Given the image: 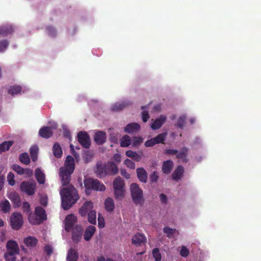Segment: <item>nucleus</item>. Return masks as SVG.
I'll return each instance as SVG.
<instances>
[{"instance_id":"obj_33","label":"nucleus","mask_w":261,"mask_h":261,"mask_svg":"<svg viewBox=\"0 0 261 261\" xmlns=\"http://www.w3.org/2000/svg\"><path fill=\"white\" fill-rule=\"evenodd\" d=\"M13 141H5L0 144V153L8 150L13 144Z\"/></svg>"},{"instance_id":"obj_17","label":"nucleus","mask_w":261,"mask_h":261,"mask_svg":"<svg viewBox=\"0 0 261 261\" xmlns=\"http://www.w3.org/2000/svg\"><path fill=\"white\" fill-rule=\"evenodd\" d=\"M39 134L41 137L48 139L53 136V133L51 127L44 126L40 129Z\"/></svg>"},{"instance_id":"obj_4","label":"nucleus","mask_w":261,"mask_h":261,"mask_svg":"<svg viewBox=\"0 0 261 261\" xmlns=\"http://www.w3.org/2000/svg\"><path fill=\"white\" fill-rule=\"evenodd\" d=\"M84 184L87 194H89L91 190L104 191L106 190L105 186L97 179L87 178L84 180Z\"/></svg>"},{"instance_id":"obj_44","label":"nucleus","mask_w":261,"mask_h":261,"mask_svg":"<svg viewBox=\"0 0 261 261\" xmlns=\"http://www.w3.org/2000/svg\"><path fill=\"white\" fill-rule=\"evenodd\" d=\"M166 137V133H161L155 137L153 138V140L154 141L156 144L159 143H163L165 140Z\"/></svg>"},{"instance_id":"obj_42","label":"nucleus","mask_w":261,"mask_h":261,"mask_svg":"<svg viewBox=\"0 0 261 261\" xmlns=\"http://www.w3.org/2000/svg\"><path fill=\"white\" fill-rule=\"evenodd\" d=\"M128 105L125 102H117L115 103L112 107V110L113 111H118L122 110Z\"/></svg>"},{"instance_id":"obj_13","label":"nucleus","mask_w":261,"mask_h":261,"mask_svg":"<svg viewBox=\"0 0 261 261\" xmlns=\"http://www.w3.org/2000/svg\"><path fill=\"white\" fill-rule=\"evenodd\" d=\"M146 242V237L144 234L140 233H137L135 234L132 239V244L137 247L141 246L142 244H145Z\"/></svg>"},{"instance_id":"obj_59","label":"nucleus","mask_w":261,"mask_h":261,"mask_svg":"<svg viewBox=\"0 0 261 261\" xmlns=\"http://www.w3.org/2000/svg\"><path fill=\"white\" fill-rule=\"evenodd\" d=\"M156 143H155L154 141L153 140V138H152L151 139L147 140L145 142V146L147 147H152L154 145H155Z\"/></svg>"},{"instance_id":"obj_38","label":"nucleus","mask_w":261,"mask_h":261,"mask_svg":"<svg viewBox=\"0 0 261 261\" xmlns=\"http://www.w3.org/2000/svg\"><path fill=\"white\" fill-rule=\"evenodd\" d=\"M20 162L25 165H29L30 163V159L29 154L27 152H23L20 154L19 156Z\"/></svg>"},{"instance_id":"obj_11","label":"nucleus","mask_w":261,"mask_h":261,"mask_svg":"<svg viewBox=\"0 0 261 261\" xmlns=\"http://www.w3.org/2000/svg\"><path fill=\"white\" fill-rule=\"evenodd\" d=\"M73 172L64 170L63 168H60L59 175L61 177L63 186L68 185L71 180V175Z\"/></svg>"},{"instance_id":"obj_22","label":"nucleus","mask_w":261,"mask_h":261,"mask_svg":"<svg viewBox=\"0 0 261 261\" xmlns=\"http://www.w3.org/2000/svg\"><path fill=\"white\" fill-rule=\"evenodd\" d=\"M173 162L171 160L164 161L162 164V171L164 173L168 174L171 171L173 167Z\"/></svg>"},{"instance_id":"obj_36","label":"nucleus","mask_w":261,"mask_h":261,"mask_svg":"<svg viewBox=\"0 0 261 261\" xmlns=\"http://www.w3.org/2000/svg\"><path fill=\"white\" fill-rule=\"evenodd\" d=\"M39 148L37 145L32 146L30 150V155L33 162L36 161L38 157Z\"/></svg>"},{"instance_id":"obj_10","label":"nucleus","mask_w":261,"mask_h":261,"mask_svg":"<svg viewBox=\"0 0 261 261\" xmlns=\"http://www.w3.org/2000/svg\"><path fill=\"white\" fill-rule=\"evenodd\" d=\"M77 222V218L73 214L68 215L65 219V230L69 232L75 225Z\"/></svg>"},{"instance_id":"obj_49","label":"nucleus","mask_w":261,"mask_h":261,"mask_svg":"<svg viewBox=\"0 0 261 261\" xmlns=\"http://www.w3.org/2000/svg\"><path fill=\"white\" fill-rule=\"evenodd\" d=\"M13 169L19 175H23L25 173V170L18 165H13Z\"/></svg>"},{"instance_id":"obj_19","label":"nucleus","mask_w":261,"mask_h":261,"mask_svg":"<svg viewBox=\"0 0 261 261\" xmlns=\"http://www.w3.org/2000/svg\"><path fill=\"white\" fill-rule=\"evenodd\" d=\"M166 120V117L164 115H161L156 118L152 124L151 127L153 130L159 129L163 124Z\"/></svg>"},{"instance_id":"obj_30","label":"nucleus","mask_w":261,"mask_h":261,"mask_svg":"<svg viewBox=\"0 0 261 261\" xmlns=\"http://www.w3.org/2000/svg\"><path fill=\"white\" fill-rule=\"evenodd\" d=\"M105 206L107 211H113L115 207V204L113 199L111 197H108L106 198L105 201Z\"/></svg>"},{"instance_id":"obj_12","label":"nucleus","mask_w":261,"mask_h":261,"mask_svg":"<svg viewBox=\"0 0 261 261\" xmlns=\"http://www.w3.org/2000/svg\"><path fill=\"white\" fill-rule=\"evenodd\" d=\"M93 204L91 201H86L79 209V214L82 217H85L93 210Z\"/></svg>"},{"instance_id":"obj_46","label":"nucleus","mask_w":261,"mask_h":261,"mask_svg":"<svg viewBox=\"0 0 261 261\" xmlns=\"http://www.w3.org/2000/svg\"><path fill=\"white\" fill-rule=\"evenodd\" d=\"M152 255L155 261H161L162 256L159 248H155L153 249Z\"/></svg>"},{"instance_id":"obj_58","label":"nucleus","mask_w":261,"mask_h":261,"mask_svg":"<svg viewBox=\"0 0 261 261\" xmlns=\"http://www.w3.org/2000/svg\"><path fill=\"white\" fill-rule=\"evenodd\" d=\"M98 224L99 228L104 227L105 224V219L102 216H100V214L98 215Z\"/></svg>"},{"instance_id":"obj_51","label":"nucleus","mask_w":261,"mask_h":261,"mask_svg":"<svg viewBox=\"0 0 261 261\" xmlns=\"http://www.w3.org/2000/svg\"><path fill=\"white\" fill-rule=\"evenodd\" d=\"M143 142V139L140 137H134L133 138L132 145L134 146H138Z\"/></svg>"},{"instance_id":"obj_1","label":"nucleus","mask_w":261,"mask_h":261,"mask_svg":"<svg viewBox=\"0 0 261 261\" xmlns=\"http://www.w3.org/2000/svg\"><path fill=\"white\" fill-rule=\"evenodd\" d=\"M62 206L64 210L69 209L79 199L77 191L72 185L63 188L60 191Z\"/></svg>"},{"instance_id":"obj_37","label":"nucleus","mask_w":261,"mask_h":261,"mask_svg":"<svg viewBox=\"0 0 261 261\" xmlns=\"http://www.w3.org/2000/svg\"><path fill=\"white\" fill-rule=\"evenodd\" d=\"M130 137L126 135L123 136L120 140V146L122 147H127L131 144Z\"/></svg>"},{"instance_id":"obj_57","label":"nucleus","mask_w":261,"mask_h":261,"mask_svg":"<svg viewBox=\"0 0 261 261\" xmlns=\"http://www.w3.org/2000/svg\"><path fill=\"white\" fill-rule=\"evenodd\" d=\"M180 254L183 257H187L189 254V251L186 246H183L181 247Z\"/></svg>"},{"instance_id":"obj_43","label":"nucleus","mask_w":261,"mask_h":261,"mask_svg":"<svg viewBox=\"0 0 261 261\" xmlns=\"http://www.w3.org/2000/svg\"><path fill=\"white\" fill-rule=\"evenodd\" d=\"M114 197L117 200H121L123 198L125 195V189L114 190Z\"/></svg>"},{"instance_id":"obj_52","label":"nucleus","mask_w":261,"mask_h":261,"mask_svg":"<svg viewBox=\"0 0 261 261\" xmlns=\"http://www.w3.org/2000/svg\"><path fill=\"white\" fill-rule=\"evenodd\" d=\"M124 164L127 167L130 169H134L135 168V163L128 159H127L124 161Z\"/></svg>"},{"instance_id":"obj_29","label":"nucleus","mask_w":261,"mask_h":261,"mask_svg":"<svg viewBox=\"0 0 261 261\" xmlns=\"http://www.w3.org/2000/svg\"><path fill=\"white\" fill-rule=\"evenodd\" d=\"M38 243V240L34 237H28L24 240V243L28 247H34Z\"/></svg>"},{"instance_id":"obj_18","label":"nucleus","mask_w":261,"mask_h":261,"mask_svg":"<svg viewBox=\"0 0 261 261\" xmlns=\"http://www.w3.org/2000/svg\"><path fill=\"white\" fill-rule=\"evenodd\" d=\"M140 129V125L136 122L128 124L124 128V131L127 133L137 132Z\"/></svg>"},{"instance_id":"obj_27","label":"nucleus","mask_w":261,"mask_h":261,"mask_svg":"<svg viewBox=\"0 0 261 261\" xmlns=\"http://www.w3.org/2000/svg\"><path fill=\"white\" fill-rule=\"evenodd\" d=\"M188 153V148L186 147H183L180 151L176 154V158L182 160L184 162H187V156Z\"/></svg>"},{"instance_id":"obj_26","label":"nucleus","mask_w":261,"mask_h":261,"mask_svg":"<svg viewBox=\"0 0 261 261\" xmlns=\"http://www.w3.org/2000/svg\"><path fill=\"white\" fill-rule=\"evenodd\" d=\"M35 177L40 184H43L45 181V176L44 172L39 168L35 171Z\"/></svg>"},{"instance_id":"obj_6","label":"nucleus","mask_w":261,"mask_h":261,"mask_svg":"<svg viewBox=\"0 0 261 261\" xmlns=\"http://www.w3.org/2000/svg\"><path fill=\"white\" fill-rule=\"evenodd\" d=\"M10 225L14 230H19L23 223L22 216L19 212L13 213L10 218Z\"/></svg>"},{"instance_id":"obj_20","label":"nucleus","mask_w":261,"mask_h":261,"mask_svg":"<svg viewBox=\"0 0 261 261\" xmlns=\"http://www.w3.org/2000/svg\"><path fill=\"white\" fill-rule=\"evenodd\" d=\"M106 134L104 132L98 131L95 133L94 141L98 145L103 144L106 141Z\"/></svg>"},{"instance_id":"obj_2","label":"nucleus","mask_w":261,"mask_h":261,"mask_svg":"<svg viewBox=\"0 0 261 261\" xmlns=\"http://www.w3.org/2000/svg\"><path fill=\"white\" fill-rule=\"evenodd\" d=\"M118 167L112 161H108L106 163H102L101 161L98 162L96 164L95 173L99 178L109 175H115L118 172Z\"/></svg>"},{"instance_id":"obj_34","label":"nucleus","mask_w":261,"mask_h":261,"mask_svg":"<svg viewBox=\"0 0 261 261\" xmlns=\"http://www.w3.org/2000/svg\"><path fill=\"white\" fill-rule=\"evenodd\" d=\"M125 154L129 158L136 162H139L141 159V156L138 154L136 152L129 150L126 151Z\"/></svg>"},{"instance_id":"obj_47","label":"nucleus","mask_w":261,"mask_h":261,"mask_svg":"<svg viewBox=\"0 0 261 261\" xmlns=\"http://www.w3.org/2000/svg\"><path fill=\"white\" fill-rule=\"evenodd\" d=\"M147 106H142L141 109L143 110L142 112V118L143 122H146L149 118V115L147 111L145 110Z\"/></svg>"},{"instance_id":"obj_55","label":"nucleus","mask_w":261,"mask_h":261,"mask_svg":"<svg viewBox=\"0 0 261 261\" xmlns=\"http://www.w3.org/2000/svg\"><path fill=\"white\" fill-rule=\"evenodd\" d=\"M14 175L12 172H9V174L7 175V180L8 181V183L11 186H14L15 184V180L14 179Z\"/></svg>"},{"instance_id":"obj_40","label":"nucleus","mask_w":261,"mask_h":261,"mask_svg":"<svg viewBox=\"0 0 261 261\" xmlns=\"http://www.w3.org/2000/svg\"><path fill=\"white\" fill-rule=\"evenodd\" d=\"M88 222L92 224H95L96 223V213L95 210L90 212L87 215Z\"/></svg>"},{"instance_id":"obj_50","label":"nucleus","mask_w":261,"mask_h":261,"mask_svg":"<svg viewBox=\"0 0 261 261\" xmlns=\"http://www.w3.org/2000/svg\"><path fill=\"white\" fill-rule=\"evenodd\" d=\"M9 42L7 40L0 41V52H4L7 48Z\"/></svg>"},{"instance_id":"obj_35","label":"nucleus","mask_w":261,"mask_h":261,"mask_svg":"<svg viewBox=\"0 0 261 261\" xmlns=\"http://www.w3.org/2000/svg\"><path fill=\"white\" fill-rule=\"evenodd\" d=\"M163 232L166 234V237L168 238H170L174 234H177L178 233L176 229H173L167 226L163 228Z\"/></svg>"},{"instance_id":"obj_61","label":"nucleus","mask_w":261,"mask_h":261,"mask_svg":"<svg viewBox=\"0 0 261 261\" xmlns=\"http://www.w3.org/2000/svg\"><path fill=\"white\" fill-rule=\"evenodd\" d=\"M120 173L122 176L126 179H129L130 178V174L127 172L125 169H121L120 170Z\"/></svg>"},{"instance_id":"obj_31","label":"nucleus","mask_w":261,"mask_h":261,"mask_svg":"<svg viewBox=\"0 0 261 261\" xmlns=\"http://www.w3.org/2000/svg\"><path fill=\"white\" fill-rule=\"evenodd\" d=\"M15 206H19L21 204V200L19 195L16 193H12L9 197Z\"/></svg>"},{"instance_id":"obj_16","label":"nucleus","mask_w":261,"mask_h":261,"mask_svg":"<svg viewBox=\"0 0 261 261\" xmlns=\"http://www.w3.org/2000/svg\"><path fill=\"white\" fill-rule=\"evenodd\" d=\"M136 172L139 180L143 183H146L148 176L146 170L143 168L140 167L137 169Z\"/></svg>"},{"instance_id":"obj_3","label":"nucleus","mask_w":261,"mask_h":261,"mask_svg":"<svg viewBox=\"0 0 261 261\" xmlns=\"http://www.w3.org/2000/svg\"><path fill=\"white\" fill-rule=\"evenodd\" d=\"M47 219V215L45 210L41 206H36L35 213H30L28 215L29 222L33 225H37L42 223Z\"/></svg>"},{"instance_id":"obj_7","label":"nucleus","mask_w":261,"mask_h":261,"mask_svg":"<svg viewBox=\"0 0 261 261\" xmlns=\"http://www.w3.org/2000/svg\"><path fill=\"white\" fill-rule=\"evenodd\" d=\"M37 185L34 181H22L20 186V190L28 195L32 196L35 193Z\"/></svg>"},{"instance_id":"obj_8","label":"nucleus","mask_w":261,"mask_h":261,"mask_svg":"<svg viewBox=\"0 0 261 261\" xmlns=\"http://www.w3.org/2000/svg\"><path fill=\"white\" fill-rule=\"evenodd\" d=\"M79 142L85 148H89L90 146V137L86 132H80L77 135Z\"/></svg>"},{"instance_id":"obj_32","label":"nucleus","mask_w":261,"mask_h":261,"mask_svg":"<svg viewBox=\"0 0 261 261\" xmlns=\"http://www.w3.org/2000/svg\"><path fill=\"white\" fill-rule=\"evenodd\" d=\"M53 152L54 156L60 158L62 155V150L58 143H55L53 147Z\"/></svg>"},{"instance_id":"obj_48","label":"nucleus","mask_w":261,"mask_h":261,"mask_svg":"<svg viewBox=\"0 0 261 261\" xmlns=\"http://www.w3.org/2000/svg\"><path fill=\"white\" fill-rule=\"evenodd\" d=\"M186 123V116H180L177 122V125L180 128H183Z\"/></svg>"},{"instance_id":"obj_53","label":"nucleus","mask_w":261,"mask_h":261,"mask_svg":"<svg viewBox=\"0 0 261 261\" xmlns=\"http://www.w3.org/2000/svg\"><path fill=\"white\" fill-rule=\"evenodd\" d=\"M149 178L151 183L157 182L159 178V176L158 175L157 172L153 171V173L150 175Z\"/></svg>"},{"instance_id":"obj_21","label":"nucleus","mask_w":261,"mask_h":261,"mask_svg":"<svg viewBox=\"0 0 261 261\" xmlns=\"http://www.w3.org/2000/svg\"><path fill=\"white\" fill-rule=\"evenodd\" d=\"M14 32V29L12 25H6L0 27V36L5 37L11 35Z\"/></svg>"},{"instance_id":"obj_62","label":"nucleus","mask_w":261,"mask_h":261,"mask_svg":"<svg viewBox=\"0 0 261 261\" xmlns=\"http://www.w3.org/2000/svg\"><path fill=\"white\" fill-rule=\"evenodd\" d=\"M45 251L47 254L50 255L53 252L52 247L50 245H46L45 247Z\"/></svg>"},{"instance_id":"obj_28","label":"nucleus","mask_w":261,"mask_h":261,"mask_svg":"<svg viewBox=\"0 0 261 261\" xmlns=\"http://www.w3.org/2000/svg\"><path fill=\"white\" fill-rule=\"evenodd\" d=\"M79 258V254L76 250L72 248H70L67 253V261H77Z\"/></svg>"},{"instance_id":"obj_14","label":"nucleus","mask_w":261,"mask_h":261,"mask_svg":"<svg viewBox=\"0 0 261 261\" xmlns=\"http://www.w3.org/2000/svg\"><path fill=\"white\" fill-rule=\"evenodd\" d=\"M64 170L73 172L75 169V162L73 158L71 155H68L65 162L64 167H61Z\"/></svg>"},{"instance_id":"obj_5","label":"nucleus","mask_w":261,"mask_h":261,"mask_svg":"<svg viewBox=\"0 0 261 261\" xmlns=\"http://www.w3.org/2000/svg\"><path fill=\"white\" fill-rule=\"evenodd\" d=\"M130 189L132 200L134 203L136 205L142 206L144 202L142 190L136 183H133Z\"/></svg>"},{"instance_id":"obj_64","label":"nucleus","mask_w":261,"mask_h":261,"mask_svg":"<svg viewBox=\"0 0 261 261\" xmlns=\"http://www.w3.org/2000/svg\"><path fill=\"white\" fill-rule=\"evenodd\" d=\"M40 203L43 206H46L47 204V199L45 197H41L40 199Z\"/></svg>"},{"instance_id":"obj_45","label":"nucleus","mask_w":261,"mask_h":261,"mask_svg":"<svg viewBox=\"0 0 261 261\" xmlns=\"http://www.w3.org/2000/svg\"><path fill=\"white\" fill-rule=\"evenodd\" d=\"M16 255H18V254L7 252L5 253L4 257L6 261H16Z\"/></svg>"},{"instance_id":"obj_25","label":"nucleus","mask_w":261,"mask_h":261,"mask_svg":"<svg viewBox=\"0 0 261 261\" xmlns=\"http://www.w3.org/2000/svg\"><path fill=\"white\" fill-rule=\"evenodd\" d=\"M114 190L125 189V183L124 180L120 176L115 178L113 182Z\"/></svg>"},{"instance_id":"obj_54","label":"nucleus","mask_w":261,"mask_h":261,"mask_svg":"<svg viewBox=\"0 0 261 261\" xmlns=\"http://www.w3.org/2000/svg\"><path fill=\"white\" fill-rule=\"evenodd\" d=\"M46 30L47 31L48 35H49L50 36L55 37L56 36L57 32L54 28L49 26L46 28Z\"/></svg>"},{"instance_id":"obj_56","label":"nucleus","mask_w":261,"mask_h":261,"mask_svg":"<svg viewBox=\"0 0 261 261\" xmlns=\"http://www.w3.org/2000/svg\"><path fill=\"white\" fill-rule=\"evenodd\" d=\"M22 208L24 212L29 213V214H30V213H31L30 212V211H31L30 204H29V202H28L27 201L23 202Z\"/></svg>"},{"instance_id":"obj_23","label":"nucleus","mask_w":261,"mask_h":261,"mask_svg":"<svg viewBox=\"0 0 261 261\" xmlns=\"http://www.w3.org/2000/svg\"><path fill=\"white\" fill-rule=\"evenodd\" d=\"M96 231V228L94 226L90 225L85 230L84 234V239L88 241H89Z\"/></svg>"},{"instance_id":"obj_9","label":"nucleus","mask_w":261,"mask_h":261,"mask_svg":"<svg viewBox=\"0 0 261 261\" xmlns=\"http://www.w3.org/2000/svg\"><path fill=\"white\" fill-rule=\"evenodd\" d=\"M71 239L72 241L74 243H78L81 240L83 233V229L81 225L76 224L74 227L71 230Z\"/></svg>"},{"instance_id":"obj_41","label":"nucleus","mask_w":261,"mask_h":261,"mask_svg":"<svg viewBox=\"0 0 261 261\" xmlns=\"http://www.w3.org/2000/svg\"><path fill=\"white\" fill-rule=\"evenodd\" d=\"M2 211L5 213H7L10 211L11 205L10 202L7 200H5L2 201L0 204Z\"/></svg>"},{"instance_id":"obj_15","label":"nucleus","mask_w":261,"mask_h":261,"mask_svg":"<svg viewBox=\"0 0 261 261\" xmlns=\"http://www.w3.org/2000/svg\"><path fill=\"white\" fill-rule=\"evenodd\" d=\"M7 252H11L14 253H19V249L18 244L14 241H9L6 244Z\"/></svg>"},{"instance_id":"obj_60","label":"nucleus","mask_w":261,"mask_h":261,"mask_svg":"<svg viewBox=\"0 0 261 261\" xmlns=\"http://www.w3.org/2000/svg\"><path fill=\"white\" fill-rule=\"evenodd\" d=\"M178 153V150L176 149H166L164 150V153L172 155V154H175Z\"/></svg>"},{"instance_id":"obj_63","label":"nucleus","mask_w":261,"mask_h":261,"mask_svg":"<svg viewBox=\"0 0 261 261\" xmlns=\"http://www.w3.org/2000/svg\"><path fill=\"white\" fill-rule=\"evenodd\" d=\"M113 159L115 162L120 163L121 161V156L119 153H115L113 156Z\"/></svg>"},{"instance_id":"obj_39","label":"nucleus","mask_w":261,"mask_h":261,"mask_svg":"<svg viewBox=\"0 0 261 261\" xmlns=\"http://www.w3.org/2000/svg\"><path fill=\"white\" fill-rule=\"evenodd\" d=\"M21 87L19 85H13L11 86L10 89L8 90V93L14 95L19 93L21 91Z\"/></svg>"},{"instance_id":"obj_24","label":"nucleus","mask_w":261,"mask_h":261,"mask_svg":"<svg viewBox=\"0 0 261 261\" xmlns=\"http://www.w3.org/2000/svg\"><path fill=\"white\" fill-rule=\"evenodd\" d=\"M184 170L183 167L180 165L178 166L172 174L173 179L176 181L180 179L184 174Z\"/></svg>"}]
</instances>
